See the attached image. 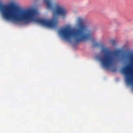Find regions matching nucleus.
<instances>
[{
    "label": "nucleus",
    "mask_w": 133,
    "mask_h": 133,
    "mask_svg": "<svg viewBox=\"0 0 133 133\" xmlns=\"http://www.w3.org/2000/svg\"><path fill=\"white\" fill-rule=\"evenodd\" d=\"M47 9L51 10L53 17L49 20L37 18L38 15L37 11L34 9L21 10L16 12L12 5H6L0 3V11L6 19L13 22L24 21L26 23L35 22L43 25L52 28L56 27L59 16L65 18L66 15V10L57 3H54L51 0H44Z\"/></svg>",
    "instance_id": "f257e3e1"
},
{
    "label": "nucleus",
    "mask_w": 133,
    "mask_h": 133,
    "mask_svg": "<svg viewBox=\"0 0 133 133\" xmlns=\"http://www.w3.org/2000/svg\"><path fill=\"white\" fill-rule=\"evenodd\" d=\"M77 24V28L76 29H71L68 27H64L60 29V34L64 39L68 41H71L73 37L76 43L92 39L91 32L87 31V26L84 19L81 17H78Z\"/></svg>",
    "instance_id": "f03ea898"
},
{
    "label": "nucleus",
    "mask_w": 133,
    "mask_h": 133,
    "mask_svg": "<svg viewBox=\"0 0 133 133\" xmlns=\"http://www.w3.org/2000/svg\"><path fill=\"white\" fill-rule=\"evenodd\" d=\"M102 51L103 53V55L102 56L98 57V59L103 67L109 68L112 65L115 60L114 56L112 55V52L115 55H117L119 52L115 51L112 52L106 48L103 49Z\"/></svg>",
    "instance_id": "7ed1b4c3"
},
{
    "label": "nucleus",
    "mask_w": 133,
    "mask_h": 133,
    "mask_svg": "<svg viewBox=\"0 0 133 133\" xmlns=\"http://www.w3.org/2000/svg\"><path fill=\"white\" fill-rule=\"evenodd\" d=\"M123 73L127 76V81L128 82L130 83L131 81V78L129 77L130 74V71L129 68H127L123 69Z\"/></svg>",
    "instance_id": "20e7f679"
},
{
    "label": "nucleus",
    "mask_w": 133,
    "mask_h": 133,
    "mask_svg": "<svg viewBox=\"0 0 133 133\" xmlns=\"http://www.w3.org/2000/svg\"><path fill=\"white\" fill-rule=\"evenodd\" d=\"M99 45V44L95 42L94 43L93 46L94 47H97Z\"/></svg>",
    "instance_id": "39448f33"
},
{
    "label": "nucleus",
    "mask_w": 133,
    "mask_h": 133,
    "mask_svg": "<svg viewBox=\"0 0 133 133\" xmlns=\"http://www.w3.org/2000/svg\"><path fill=\"white\" fill-rule=\"evenodd\" d=\"M111 43L112 44H115V41L114 40H112L111 41Z\"/></svg>",
    "instance_id": "423d86ee"
}]
</instances>
